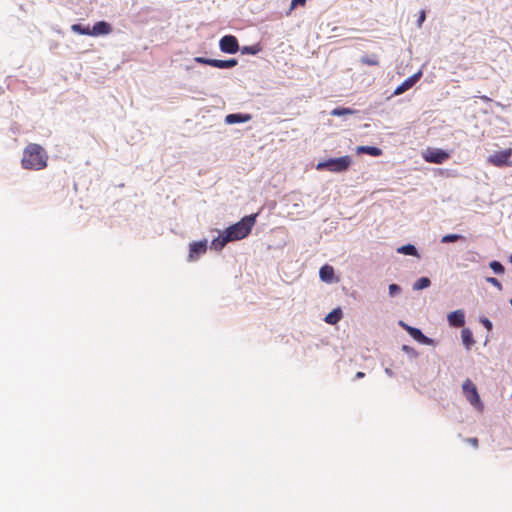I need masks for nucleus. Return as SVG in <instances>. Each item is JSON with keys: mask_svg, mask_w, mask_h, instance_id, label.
<instances>
[{"mask_svg": "<svg viewBox=\"0 0 512 512\" xmlns=\"http://www.w3.org/2000/svg\"><path fill=\"white\" fill-rule=\"evenodd\" d=\"M510 304H511V306H512V299L510 300Z\"/></svg>", "mask_w": 512, "mask_h": 512, "instance_id": "e433bc0d", "label": "nucleus"}, {"mask_svg": "<svg viewBox=\"0 0 512 512\" xmlns=\"http://www.w3.org/2000/svg\"><path fill=\"white\" fill-rule=\"evenodd\" d=\"M111 31H112V27L108 22L99 21L93 25V27L90 31V35H92V36L106 35V34H109Z\"/></svg>", "mask_w": 512, "mask_h": 512, "instance_id": "9d476101", "label": "nucleus"}, {"mask_svg": "<svg viewBox=\"0 0 512 512\" xmlns=\"http://www.w3.org/2000/svg\"><path fill=\"white\" fill-rule=\"evenodd\" d=\"M425 19H426V13H425V11H424V10H422V11L420 12L419 19H418V21H417L418 27H421V25H422V23L425 21Z\"/></svg>", "mask_w": 512, "mask_h": 512, "instance_id": "2f4dec72", "label": "nucleus"}, {"mask_svg": "<svg viewBox=\"0 0 512 512\" xmlns=\"http://www.w3.org/2000/svg\"><path fill=\"white\" fill-rule=\"evenodd\" d=\"M238 61L235 58L228 59V60H218L213 59L211 62L212 67H216L218 69H230L237 65Z\"/></svg>", "mask_w": 512, "mask_h": 512, "instance_id": "4468645a", "label": "nucleus"}, {"mask_svg": "<svg viewBox=\"0 0 512 512\" xmlns=\"http://www.w3.org/2000/svg\"><path fill=\"white\" fill-rule=\"evenodd\" d=\"M462 390L467 401L478 411L483 412L484 404L481 401L476 385L470 380L466 379L462 385Z\"/></svg>", "mask_w": 512, "mask_h": 512, "instance_id": "7ed1b4c3", "label": "nucleus"}, {"mask_svg": "<svg viewBox=\"0 0 512 512\" xmlns=\"http://www.w3.org/2000/svg\"><path fill=\"white\" fill-rule=\"evenodd\" d=\"M510 261L512 262V256L510 257Z\"/></svg>", "mask_w": 512, "mask_h": 512, "instance_id": "4c0bfd02", "label": "nucleus"}, {"mask_svg": "<svg viewBox=\"0 0 512 512\" xmlns=\"http://www.w3.org/2000/svg\"><path fill=\"white\" fill-rule=\"evenodd\" d=\"M400 291H401V288L397 284H390L389 285V294H390V296H394L397 293H399Z\"/></svg>", "mask_w": 512, "mask_h": 512, "instance_id": "c85d7f7f", "label": "nucleus"}, {"mask_svg": "<svg viewBox=\"0 0 512 512\" xmlns=\"http://www.w3.org/2000/svg\"><path fill=\"white\" fill-rule=\"evenodd\" d=\"M197 63L206 64L211 66V62L213 59L205 58V57H196L194 59Z\"/></svg>", "mask_w": 512, "mask_h": 512, "instance_id": "7c9ffc66", "label": "nucleus"}, {"mask_svg": "<svg viewBox=\"0 0 512 512\" xmlns=\"http://www.w3.org/2000/svg\"><path fill=\"white\" fill-rule=\"evenodd\" d=\"M228 242H231V240L224 231L221 235L212 241V248L218 251L222 250Z\"/></svg>", "mask_w": 512, "mask_h": 512, "instance_id": "dca6fc26", "label": "nucleus"}, {"mask_svg": "<svg viewBox=\"0 0 512 512\" xmlns=\"http://www.w3.org/2000/svg\"><path fill=\"white\" fill-rule=\"evenodd\" d=\"M256 216L257 214L245 216L239 222L228 227L225 233L229 236L230 240L236 241L247 237L256 222Z\"/></svg>", "mask_w": 512, "mask_h": 512, "instance_id": "f03ea898", "label": "nucleus"}, {"mask_svg": "<svg viewBox=\"0 0 512 512\" xmlns=\"http://www.w3.org/2000/svg\"><path fill=\"white\" fill-rule=\"evenodd\" d=\"M360 62L362 64H365V65H371V66H376L379 64V61L376 57V55H372V56H362L360 58Z\"/></svg>", "mask_w": 512, "mask_h": 512, "instance_id": "5701e85b", "label": "nucleus"}, {"mask_svg": "<svg viewBox=\"0 0 512 512\" xmlns=\"http://www.w3.org/2000/svg\"><path fill=\"white\" fill-rule=\"evenodd\" d=\"M240 51L243 55H255L260 51V48L258 45L243 46L242 48H240Z\"/></svg>", "mask_w": 512, "mask_h": 512, "instance_id": "4be33fe9", "label": "nucleus"}, {"mask_svg": "<svg viewBox=\"0 0 512 512\" xmlns=\"http://www.w3.org/2000/svg\"><path fill=\"white\" fill-rule=\"evenodd\" d=\"M250 114H241V113H234V114H228L225 117V123L232 125L237 123H244L251 120Z\"/></svg>", "mask_w": 512, "mask_h": 512, "instance_id": "f8f14e48", "label": "nucleus"}, {"mask_svg": "<svg viewBox=\"0 0 512 512\" xmlns=\"http://www.w3.org/2000/svg\"><path fill=\"white\" fill-rule=\"evenodd\" d=\"M461 337H462V342L466 346L467 349H470L471 346L475 343V341L473 339L472 332L468 328H464L461 331Z\"/></svg>", "mask_w": 512, "mask_h": 512, "instance_id": "6ab92c4d", "label": "nucleus"}, {"mask_svg": "<svg viewBox=\"0 0 512 512\" xmlns=\"http://www.w3.org/2000/svg\"><path fill=\"white\" fill-rule=\"evenodd\" d=\"M342 318V310L340 308L334 309L324 318L325 322L331 325H334L340 321Z\"/></svg>", "mask_w": 512, "mask_h": 512, "instance_id": "f3484780", "label": "nucleus"}, {"mask_svg": "<svg viewBox=\"0 0 512 512\" xmlns=\"http://www.w3.org/2000/svg\"><path fill=\"white\" fill-rule=\"evenodd\" d=\"M397 252L404 254V255L417 256V257L419 256L416 247L412 244H407V245H403V246L399 247L397 249Z\"/></svg>", "mask_w": 512, "mask_h": 512, "instance_id": "aec40b11", "label": "nucleus"}, {"mask_svg": "<svg viewBox=\"0 0 512 512\" xmlns=\"http://www.w3.org/2000/svg\"><path fill=\"white\" fill-rule=\"evenodd\" d=\"M511 155V148L505 149L503 151H498L489 156L488 162L494 166L502 167L508 164V160L511 157Z\"/></svg>", "mask_w": 512, "mask_h": 512, "instance_id": "0eeeda50", "label": "nucleus"}, {"mask_svg": "<svg viewBox=\"0 0 512 512\" xmlns=\"http://www.w3.org/2000/svg\"><path fill=\"white\" fill-rule=\"evenodd\" d=\"M322 281L327 283L338 282L339 278L335 276L334 269L332 266H322Z\"/></svg>", "mask_w": 512, "mask_h": 512, "instance_id": "2eb2a0df", "label": "nucleus"}, {"mask_svg": "<svg viewBox=\"0 0 512 512\" xmlns=\"http://www.w3.org/2000/svg\"><path fill=\"white\" fill-rule=\"evenodd\" d=\"M364 375L365 374L363 372H357L356 373V378H362V377H364Z\"/></svg>", "mask_w": 512, "mask_h": 512, "instance_id": "f704fd0d", "label": "nucleus"}, {"mask_svg": "<svg viewBox=\"0 0 512 512\" xmlns=\"http://www.w3.org/2000/svg\"><path fill=\"white\" fill-rule=\"evenodd\" d=\"M47 161V152L39 144L30 143L23 150L21 165L26 170H42L47 167Z\"/></svg>", "mask_w": 512, "mask_h": 512, "instance_id": "f257e3e1", "label": "nucleus"}, {"mask_svg": "<svg viewBox=\"0 0 512 512\" xmlns=\"http://www.w3.org/2000/svg\"><path fill=\"white\" fill-rule=\"evenodd\" d=\"M486 280H487V282H489L490 284H492L493 286H495L499 290L502 289V284L496 278L488 277Z\"/></svg>", "mask_w": 512, "mask_h": 512, "instance_id": "c756f323", "label": "nucleus"}, {"mask_svg": "<svg viewBox=\"0 0 512 512\" xmlns=\"http://www.w3.org/2000/svg\"><path fill=\"white\" fill-rule=\"evenodd\" d=\"M405 329L407 330V332L418 342L422 343V344H430L431 343V339H429L428 337H426L422 332L421 330L417 329V328H414V327H410V326H407V325H404Z\"/></svg>", "mask_w": 512, "mask_h": 512, "instance_id": "ddd939ff", "label": "nucleus"}, {"mask_svg": "<svg viewBox=\"0 0 512 512\" xmlns=\"http://www.w3.org/2000/svg\"><path fill=\"white\" fill-rule=\"evenodd\" d=\"M481 323L485 326V328L490 331L492 329V323L489 319L484 318L481 320Z\"/></svg>", "mask_w": 512, "mask_h": 512, "instance_id": "473e14b6", "label": "nucleus"}, {"mask_svg": "<svg viewBox=\"0 0 512 512\" xmlns=\"http://www.w3.org/2000/svg\"><path fill=\"white\" fill-rule=\"evenodd\" d=\"M423 158L426 162L441 164L449 159V154L441 149H428L424 154Z\"/></svg>", "mask_w": 512, "mask_h": 512, "instance_id": "423d86ee", "label": "nucleus"}, {"mask_svg": "<svg viewBox=\"0 0 512 512\" xmlns=\"http://www.w3.org/2000/svg\"><path fill=\"white\" fill-rule=\"evenodd\" d=\"M490 268L497 274L504 273V267L503 265L498 261H492L490 263Z\"/></svg>", "mask_w": 512, "mask_h": 512, "instance_id": "a878e982", "label": "nucleus"}, {"mask_svg": "<svg viewBox=\"0 0 512 512\" xmlns=\"http://www.w3.org/2000/svg\"><path fill=\"white\" fill-rule=\"evenodd\" d=\"M305 3H306V0H292L291 4H290L289 12H287V15H289L290 12L292 10H294L295 8H297L299 6H304Z\"/></svg>", "mask_w": 512, "mask_h": 512, "instance_id": "cd10ccee", "label": "nucleus"}, {"mask_svg": "<svg viewBox=\"0 0 512 512\" xmlns=\"http://www.w3.org/2000/svg\"><path fill=\"white\" fill-rule=\"evenodd\" d=\"M460 239H463L461 235L458 234H447L442 237L441 242L442 243H450V242H456Z\"/></svg>", "mask_w": 512, "mask_h": 512, "instance_id": "393cba45", "label": "nucleus"}, {"mask_svg": "<svg viewBox=\"0 0 512 512\" xmlns=\"http://www.w3.org/2000/svg\"><path fill=\"white\" fill-rule=\"evenodd\" d=\"M72 31L79 33L81 35H90V29L88 26H83L81 24H73L71 27Z\"/></svg>", "mask_w": 512, "mask_h": 512, "instance_id": "b1692460", "label": "nucleus"}, {"mask_svg": "<svg viewBox=\"0 0 512 512\" xmlns=\"http://www.w3.org/2000/svg\"><path fill=\"white\" fill-rule=\"evenodd\" d=\"M316 169H318V170L320 169V163H318V164L316 165Z\"/></svg>", "mask_w": 512, "mask_h": 512, "instance_id": "c9c22d12", "label": "nucleus"}, {"mask_svg": "<svg viewBox=\"0 0 512 512\" xmlns=\"http://www.w3.org/2000/svg\"><path fill=\"white\" fill-rule=\"evenodd\" d=\"M421 77V72H417L408 79H406L401 85H399L392 96L399 95L410 89Z\"/></svg>", "mask_w": 512, "mask_h": 512, "instance_id": "1a4fd4ad", "label": "nucleus"}, {"mask_svg": "<svg viewBox=\"0 0 512 512\" xmlns=\"http://www.w3.org/2000/svg\"><path fill=\"white\" fill-rule=\"evenodd\" d=\"M219 48L222 52L235 54L240 50L238 40L234 35H225L219 41Z\"/></svg>", "mask_w": 512, "mask_h": 512, "instance_id": "39448f33", "label": "nucleus"}, {"mask_svg": "<svg viewBox=\"0 0 512 512\" xmlns=\"http://www.w3.org/2000/svg\"><path fill=\"white\" fill-rule=\"evenodd\" d=\"M207 251V241L193 242L189 246V260L193 261L198 258L199 255L204 254Z\"/></svg>", "mask_w": 512, "mask_h": 512, "instance_id": "6e6552de", "label": "nucleus"}, {"mask_svg": "<svg viewBox=\"0 0 512 512\" xmlns=\"http://www.w3.org/2000/svg\"><path fill=\"white\" fill-rule=\"evenodd\" d=\"M331 113H332V115L341 116V115H345V114H351V113H353V111L348 108H336Z\"/></svg>", "mask_w": 512, "mask_h": 512, "instance_id": "bb28decb", "label": "nucleus"}, {"mask_svg": "<svg viewBox=\"0 0 512 512\" xmlns=\"http://www.w3.org/2000/svg\"><path fill=\"white\" fill-rule=\"evenodd\" d=\"M431 284L429 278L427 277H422L420 279H418L415 283H414V290H421V289H424V288H427L429 287Z\"/></svg>", "mask_w": 512, "mask_h": 512, "instance_id": "412c9836", "label": "nucleus"}, {"mask_svg": "<svg viewBox=\"0 0 512 512\" xmlns=\"http://www.w3.org/2000/svg\"><path fill=\"white\" fill-rule=\"evenodd\" d=\"M448 322L453 327H462L465 324V315L462 310H456L448 315Z\"/></svg>", "mask_w": 512, "mask_h": 512, "instance_id": "9b49d317", "label": "nucleus"}, {"mask_svg": "<svg viewBox=\"0 0 512 512\" xmlns=\"http://www.w3.org/2000/svg\"><path fill=\"white\" fill-rule=\"evenodd\" d=\"M467 441L475 448L478 447V439L477 438H468Z\"/></svg>", "mask_w": 512, "mask_h": 512, "instance_id": "72a5a7b5", "label": "nucleus"}, {"mask_svg": "<svg viewBox=\"0 0 512 512\" xmlns=\"http://www.w3.org/2000/svg\"><path fill=\"white\" fill-rule=\"evenodd\" d=\"M357 152L368 154L375 157L382 155V150L374 146H359L357 147Z\"/></svg>", "mask_w": 512, "mask_h": 512, "instance_id": "a211bd4d", "label": "nucleus"}, {"mask_svg": "<svg viewBox=\"0 0 512 512\" xmlns=\"http://www.w3.org/2000/svg\"><path fill=\"white\" fill-rule=\"evenodd\" d=\"M351 163V157L348 155L339 158H330L322 161V169H327L331 172H343L350 167Z\"/></svg>", "mask_w": 512, "mask_h": 512, "instance_id": "20e7f679", "label": "nucleus"}]
</instances>
